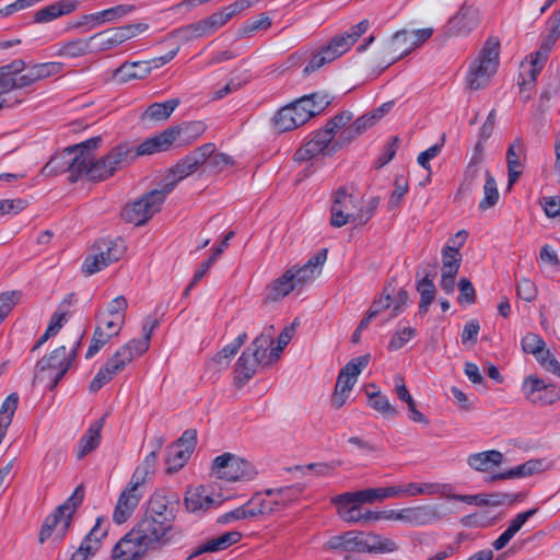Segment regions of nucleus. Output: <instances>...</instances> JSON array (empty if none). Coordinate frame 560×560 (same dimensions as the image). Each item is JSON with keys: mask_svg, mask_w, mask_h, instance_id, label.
I'll use <instances>...</instances> for the list:
<instances>
[{"mask_svg": "<svg viewBox=\"0 0 560 560\" xmlns=\"http://www.w3.org/2000/svg\"><path fill=\"white\" fill-rule=\"evenodd\" d=\"M302 491L303 488L300 485H291L258 492L245 504L221 515L220 522L230 523L238 520L269 516L296 502Z\"/></svg>", "mask_w": 560, "mask_h": 560, "instance_id": "1", "label": "nucleus"}, {"mask_svg": "<svg viewBox=\"0 0 560 560\" xmlns=\"http://www.w3.org/2000/svg\"><path fill=\"white\" fill-rule=\"evenodd\" d=\"M101 141V137H93L65 151L63 159L68 164L72 182L81 178L103 180L114 174L106 156L100 159L94 156L93 151L100 145Z\"/></svg>", "mask_w": 560, "mask_h": 560, "instance_id": "2", "label": "nucleus"}, {"mask_svg": "<svg viewBox=\"0 0 560 560\" xmlns=\"http://www.w3.org/2000/svg\"><path fill=\"white\" fill-rule=\"evenodd\" d=\"M326 259L327 250L323 249L311 257L303 266H293L287 269L266 288V300L277 302L291 292L300 293L319 276Z\"/></svg>", "mask_w": 560, "mask_h": 560, "instance_id": "3", "label": "nucleus"}, {"mask_svg": "<svg viewBox=\"0 0 560 560\" xmlns=\"http://www.w3.org/2000/svg\"><path fill=\"white\" fill-rule=\"evenodd\" d=\"M376 206L375 199L365 202L361 195L353 194L347 188H339L331 197L330 224L334 228H341L349 223L365 224L372 218Z\"/></svg>", "mask_w": 560, "mask_h": 560, "instance_id": "4", "label": "nucleus"}, {"mask_svg": "<svg viewBox=\"0 0 560 560\" xmlns=\"http://www.w3.org/2000/svg\"><path fill=\"white\" fill-rule=\"evenodd\" d=\"M331 101L332 97L326 92L304 95L277 112L273 117L275 126L282 132L293 130L320 114Z\"/></svg>", "mask_w": 560, "mask_h": 560, "instance_id": "5", "label": "nucleus"}, {"mask_svg": "<svg viewBox=\"0 0 560 560\" xmlns=\"http://www.w3.org/2000/svg\"><path fill=\"white\" fill-rule=\"evenodd\" d=\"M392 498H394L393 488L389 486L345 492L332 498L331 502L336 505L338 515L347 523L373 522L366 517L369 511L363 512L360 505Z\"/></svg>", "mask_w": 560, "mask_h": 560, "instance_id": "6", "label": "nucleus"}, {"mask_svg": "<svg viewBox=\"0 0 560 560\" xmlns=\"http://www.w3.org/2000/svg\"><path fill=\"white\" fill-rule=\"evenodd\" d=\"M444 516L440 504H419L401 509H384L368 512L366 517L373 522L385 520L399 522L408 527H423L439 522Z\"/></svg>", "mask_w": 560, "mask_h": 560, "instance_id": "7", "label": "nucleus"}, {"mask_svg": "<svg viewBox=\"0 0 560 560\" xmlns=\"http://www.w3.org/2000/svg\"><path fill=\"white\" fill-rule=\"evenodd\" d=\"M500 43L489 37L479 52L469 63L466 84L470 90H480L489 85L499 67Z\"/></svg>", "mask_w": 560, "mask_h": 560, "instance_id": "8", "label": "nucleus"}, {"mask_svg": "<svg viewBox=\"0 0 560 560\" xmlns=\"http://www.w3.org/2000/svg\"><path fill=\"white\" fill-rule=\"evenodd\" d=\"M272 345V327L264 329L242 352L235 364V382L243 385L257 372L259 365H269L267 349Z\"/></svg>", "mask_w": 560, "mask_h": 560, "instance_id": "9", "label": "nucleus"}, {"mask_svg": "<svg viewBox=\"0 0 560 560\" xmlns=\"http://www.w3.org/2000/svg\"><path fill=\"white\" fill-rule=\"evenodd\" d=\"M82 500L83 492L80 488H77L52 514L46 517L39 534V541L44 542L50 537H54L57 541L62 540L71 524L72 515L82 503Z\"/></svg>", "mask_w": 560, "mask_h": 560, "instance_id": "10", "label": "nucleus"}, {"mask_svg": "<svg viewBox=\"0 0 560 560\" xmlns=\"http://www.w3.org/2000/svg\"><path fill=\"white\" fill-rule=\"evenodd\" d=\"M126 250L121 238L100 240L94 243L90 254L82 264V271L86 276H92L110 264L119 260Z\"/></svg>", "mask_w": 560, "mask_h": 560, "instance_id": "11", "label": "nucleus"}, {"mask_svg": "<svg viewBox=\"0 0 560 560\" xmlns=\"http://www.w3.org/2000/svg\"><path fill=\"white\" fill-rule=\"evenodd\" d=\"M214 143H206L187 154L168 173L162 186L170 194L176 184L195 173L215 152Z\"/></svg>", "mask_w": 560, "mask_h": 560, "instance_id": "12", "label": "nucleus"}, {"mask_svg": "<svg viewBox=\"0 0 560 560\" xmlns=\"http://www.w3.org/2000/svg\"><path fill=\"white\" fill-rule=\"evenodd\" d=\"M143 495V476L139 470L132 474L128 485L118 495L113 511V522L117 525L126 523L132 516Z\"/></svg>", "mask_w": 560, "mask_h": 560, "instance_id": "13", "label": "nucleus"}, {"mask_svg": "<svg viewBox=\"0 0 560 560\" xmlns=\"http://www.w3.org/2000/svg\"><path fill=\"white\" fill-rule=\"evenodd\" d=\"M370 358V354L357 357L349 361L340 370L331 397L332 407L339 409L346 404L353 386L358 381V376L368 366Z\"/></svg>", "mask_w": 560, "mask_h": 560, "instance_id": "14", "label": "nucleus"}, {"mask_svg": "<svg viewBox=\"0 0 560 560\" xmlns=\"http://www.w3.org/2000/svg\"><path fill=\"white\" fill-rule=\"evenodd\" d=\"M166 192L163 188L154 189L145 194L131 205L124 207L121 217L126 222L135 225L144 224L155 212H158L165 200Z\"/></svg>", "mask_w": 560, "mask_h": 560, "instance_id": "15", "label": "nucleus"}, {"mask_svg": "<svg viewBox=\"0 0 560 560\" xmlns=\"http://www.w3.org/2000/svg\"><path fill=\"white\" fill-rule=\"evenodd\" d=\"M521 392L526 400L537 406H548L560 400V387L553 383H547L535 374L523 380Z\"/></svg>", "mask_w": 560, "mask_h": 560, "instance_id": "16", "label": "nucleus"}, {"mask_svg": "<svg viewBox=\"0 0 560 560\" xmlns=\"http://www.w3.org/2000/svg\"><path fill=\"white\" fill-rule=\"evenodd\" d=\"M212 472L219 479L236 481L242 479H252L255 475V469L249 462L230 453H225L215 457L212 465Z\"/></svg>", "mask_w": 560, "mask_h": 560, "instance_id": "17", "label": "nucleus"}, {"mask_svg": "<svg viewBox=\"0 0 560 560\" xmlns=\"http://www.w3.org/2000/svg\"><path fill=\"white\" fill-rule=\"evenodd\" d=\"M348 552H394L398 549L393 539L374 533L348 532Z\"/></svg>", "mask_w": 560, "mask_h": 560, "instance_id": "18", "label": "nucleus"}, {"mask_svg": "<svg viewBox=\"0 0 560 560\" xmlns=\"http://www.w3.org/2000/svg\"><path fill=\"white\" fill-rule=\"evenodd\" d=\"M174 525L144 514L132 528L133 535H139L150 548L165 545Z\"/></svg>", "mask_w": 560, "mask_h": 560, "instance_id": "19", "label": "nucleus"}, {"mask_svg": "<svg viewBox=\"0 0 560 560\" xmlns=\"http://www.w3.org/2000/svg\"><path fill=\"white\" fill-rule=\"evenodd\" d=\"M225 497L218 492L214 485L189 488L185 495V506L188 512L198 513L219 506Z\"/></svg>", "mask_w": 560, "mask_h": 560, "instance_id": "20", "label": "nucleus"}, {"mask_svg": "<svg viewBox=\"0 0 560 560\" xmlns=\"http://www.w3.org/2000/svg\"><path fill=\"white\" fill-rule=\"evenodd\" d=\"M96 327L85 353L86 359L93 358L112 338L117 337L124 326L125 320L118 319L115 316L108 317L106 315H96Z\"/></svg>", "mask_w": 560, "mask_h": 560, "instance_id": "21", "label": "nucleus"}, {"mask_svg": "<svg viewBox=\"0 0 560 560\" xmlns=\"http://www.w3.org/2000/svg\"><path fill=\"white\" fill-rule=\"evenodd\" d=\"M132 359L127 348H118L116 352L110 357L105 364L98 370L94 378L90 383V390L97 392L104 385H106L113 377L121 372Z\"/></svg>", "mask_w": 560, "mask_h": 560, "instance_id": "22", "label": "nucleus"}, {"mask_svg": "<svg viewBox=\"0 0 560 560\" xmlns=\"http://www.w3.org/2000/svg\"><path fill=\"white\" fill-rule=\"evenodd\" d=\"M332 136L324 129L317 130L311 135V138L295 152L296 161L304 162L312 160L320 154L330 155L336 151V145L331 144Z\"/></svg>", "mask_w": 560, "mask_h": 560, "instance_id": "23", "label": "nucleus"}, {"mask_svg": "<svg viewBox=\"0 0 560 560\" xmlns=\"http://www.w3.org/2000/svg\"><path fill=\"white\" fill-rule=\"evenodd\" d=\"M480 22V11L474 5L464 4L454 14L446 25L444 33L447 36H463L475 30Z\"/></svg>", "mask_w": 560, "mask_h": 560, "instance_id": "24", "label": "nucleus"}, {"mask_svg": "<svg viewBox=\"0 0 560 560\" xmlns=\"http://www.w3.org/2000/svg\"><path fill=\"white\" fill-rule=\"evenodd\" d=\"M195 445V431L186 430L178 441L168 447L166 458L167 470L174 472L180 469L192 454Z\"/></svg>", "mask_w": 560, "mask_h": 560, "instance_id": "25", "label": "nucleus"}, {"mask_svg": "<svg viewBox=\"0 0 560 560\" xmlns=\"http://www.w3.org/2000/svg\"><path fill=\"white\" fill-rule=\"evenodd\" d=\"M370 22L362 20L353 25L348 32L337 35L325 46L330 58L334 60L347 52L352 45L369 30Z\"/></svg>", "mask_w": 560, "mask_h": 560, "instance_id": "26", "label": "nucleus"}, {"mask_svg": "<svg viewBox=\"0 0 560 560\" xmlns=\"http://www.w3.org/2000/svg\"><path fill=\"white\" fill-rule=\"evenodd\" d=\"M150 547L142 541L139 535H133V529L127 533L115 545L112 552L113 560H139Z\"/></svg>", "mask_w": 560, "mask_h": 560, "instance_id": "27", "label": "nucleus"}, {"mask_svg": "<svg viewBox=\"0 0 560 560\" xmlns=\"http://www.w3.org/2000/svg\"><path fill=\"white\" fill-rule=\"evenodd\" d=\"M72 362V354L68 353L65 346L55 349L48 357L43 358L37 368L49 372V377L57 383L63 377Z\"/></svg>", "mask_w": 560, "mask_h": 560, "instance_id": "28", "label": "nucleus"}, {"mask_svg": "<svg viewBox=\"0 0 560 560\" xmlns=\"http://www.w3.org/2000/svg\"><path fill=\"white\" fill-rule=\"evenodd\" d=\"M420 495H441L466 504H480L485 500L480 494H456L450 483L420 482Z\"/></svg>", "mask_w": 560, "mask_h": 560, "instance_id": "29", "label": "nucleus"}, {"mask_svg": "<svg viewBox=\"0 0 560 560\" xmlns=\"http://www.w3.org/2000/svg\"><path fill=\"white\" fill-rule=\"evenodd\" d=\"M136 35L133 26L118 27L112 31L97 33L91 36L94 51L113 49Z\"/></svg>", "mask_w": 560, "mask_h": 560, "instance_id": "30", "label": "nucleus"}, {"mask_svg": "<svg viewBox=\"0 0 560 560\" xmlns=\"http://www.w3.org/2000/svg\"><path fill=\"white\" fill-rule=\"evenodd\" d=\"M176 129H166L163 132L145 139L135 151L136 156L151 155L167 150L177 139Z\"/></svg>", "mask_w": 560, "mask_h": 560, "instance_id": "31", "label": "nucleus"}, {"mask_svg": "<svg viewBox=\"0 0 560 560\" xmlns=\"http://www.w3.org/2000/svg\"><path fill=\"white\" fill-rule=\"evenodd\" d=\"M158 326H159L158 318H155L153 316L147 317L142 324L141 338L131 339L130 341H128L127 343L121 346L120 348H127V350L130 354V358L132 360L137 357L142 355L143 353H145L148 351V349L150 347L152 334Z\"/></svg>", "mask_w": 560, "mask_h": 560, "instance_id": "32", "label": "nucleus"}, {"mask_svg": "<svg viewBox=\"0 0 560 560\" xmlns=\"http://www.w3.org/2000/svg\"><path fill=\"white\" fill-rule=\"evenodd\" d=\"M234 15L230 11L229 7L222 11L212 14L210 18L202 20L198 23L191 24L187 27L191 36L202 37L211 34L215 30L228 23Z\"/></svg>", "mask_w": 560, "mask_h": 560, "instance_id": "33", "label": "nucleus"}, {"mask_svg": "<svg viewBox=\"0 0 560 560\" xmlns=\"http://www.w3.org/2000/svg\"><path fill=\"white\" fill-rule=\"evenodd\" d=\"M242 538V534L236 530L223 533L217 537H212L195 549L191 557H197L202 553L218 552L228 549L230 546L238 542Z\"/></svg>", "mask_w": 560, "mask_h": 560, "instance_id": "34", "label": "nucleus"}, {"mask_svg": "<svg viewBox=\"0 0 560 560\" xmlns=\"http://www.w3.org/2000/svg\"><path fill=\"white\" fill-rule=\"evenodd\" d=\"M415 49L409 33L406 30L395 33L384 47L392 62L405 57Z\"/></svg>", "mask_w": 560, "mask_h": 560, "instance_id": "35", "label": "nucleus"}, {"mask_svg": "<svg viewBox=\"0 0 560 560\" xmlns=\"http://www.w3.org/2000/svg\"><path fill=\"white\" fill-rule=\"evenodd\" d=\"M150 74V67L145 61L124 62L113 73L117 83H127L132 80H142Z\"/></svg>", "mask_w": 560, "mask_h": 560, "instance_id": "36", "label": "nucleus"}, {"mask_svg": "<svg viewBox=\"0 0 560 560\" xmlns=\"http://www.w3.org/2000/svg\"><path fill=\"white\" fill-rule=\"evenodd\" d=\"M78 7L77 1L62 0L50 3L38 11L34 15L37 23H47L62 15L73 12Z\"/></svg>", "mask_w": 560, "mask_h": 560, "instance_id": "37", "label": "nucleus"}, {"mask_svg": "<svg viewBox=\"0 0 560 560\" xmlns=\"http://www.w3.org/2000/svg\"><path fill=\"white\" fill-rule=\"evenodd\" d=\"M535 513V509L527 510L518 513L513 520H511L506 529L495 540H493V549L497 551L503 549Z\"/></svg>", "mask_w": 560, "mask_h": 560, "instance_id": "38", "label": "nucleus"}, {"mask_svg": "<svg viewBox=\"0 0 560 560\" xmlns=\"http://www.w3.org/2000/svg\"><path fill=\"white\" fill-rule=\"evenodd\" d=\"M524 144L521 138H516L508 148L506 162L509 171V186H513L523 173V164L520 156L523 154Z\"/></svg>", "mask_w": 560, "mask_h": 560, "instance_id": "39", "label": "nucleus"}, {"mask_svg": "<svg viewBox=\"0 0 560 560\" xmlns=\"http://www.w3.org/2000/svg\"><path fill=\"white\" fill-rule=\"evenodd\" d=\"M145 514L174 525V510L170 505L168 499L161 493H154L150 498Z\"/></svg>", "mask_w": 560, "mask_h": 560, "instance_id": "40", "label": "nucleus"}, {"mask_svg": "<svg viewBox=\"0 0 560 560\" xmlns=\"http://www.w3.org/2000/svg\"><path fill=\"white\" fill-rule=\"evenodd\" d=\"M468 465L477 471H489L503 463V454L495 450L475 453L468 456Z\"/></svg>", "mask_w": 560, "mask_h": 560, "instance_id": "41", "label": "nucleus"}, {"mask_svg": "<svg viewBox=\"0 0 560 560\" xmlns=\"http://www.w3.org/2000/svg\"><path fill=\"white\" fill-rule=\"evenodd\" d=\"M542 469V462L530 459L526 463L517 465L503 472L494 474L489 477V481L504 480V479H516L532 476Z\"/></svg>", "mask_w": 560, "mask_h": 560, "instance_id": "42", "label": "nucleus"}, {"mask_svg": "<svg viewBox=\"0 0 560 560\" xmlns=\"http://www.w3.org/2000/svg\"><path fill=\"white\" fill-rule=\"evenodd\" d=\"M102 428L103 420H97L89 427L78 445L79 458H83L100 445Z\"/></svg>", "mask_w": 560, "mask_h": 560, "instance_id": "43", "label": "nucleus"}, {"mask_svg": "<svg viewBox=\"0 0 560 560\" xmlns=\"http://www.w3.org/2000/svg\"><path fill=\"white\" fill-rule=\"evenodd\" d=\"M93 42L91 36L89 38H77L73 40H69L63 43L58 51V56L68 57V58H77L93 52Z\"/></svg>", "mask_w": 560, "mask_h": 560, "instance_id": "44", "label": "nucleus"}, {"mask_svg": "<svg viewBox=\"0 0 560 560\" xmlns=\"http://www.w3.org/2000/svg\"><path fill=\"white\" fill-rule=\"evenodd\" d=\"M247 340V334H240L232 342L228 343L219 351L211 360L219 369H225L229 366L231 359L237 353L240 348Z\"/></svg>", "mask_w": 560, "mask_h": 560, "instance_id": "45", "label": "nucleus"}, {"mask_svg": "<svg viewBox=\"0 0 560 560\" xmlns=\"http://www.w3.org/2000/svg\"><path fill=\"white\" fill-rule=\"evenodd\" d=\"M107 163L113 167V173L127 166L136 156L132 149L127 143H120L114 147L106 155Z\"/></svg>", "mask_w": 560, "mask_h": 560, "instance_id": "46", "label": "nucleus"}, {"mask_svg": "<svg viewBox=\"0 0 560 560\" xmlns=\"http://www.w3.org/2000/svg\"><path fill=\"white\" fill-rule=\"evenodd\" d=\"M19 404V396L15 393L10 394L2 402L0 408V444L7 434V430L12 422L13 416Z\"/></svg>", "mask_w": 560, "mask_h": 560, "instance_id": "47", "label": "nucleus"}, {"mask_svg": "<svg viewBox=\"0 0 560 560\" xmlns=\"http://www.w3.org/2000/svg\"><path fill=\"white\" fill-rule=\"evenodd\" d=\"M294 331L295 329L293 325L285 326L278 336L277 340L275 341L272 339V345L267 349V359L269 360L270 364L277 362L280 359L282 351L292 340Z\"/></svg>", "mask_w": 560, "mask_h": 560, "instance_id": "48", "label": "nucleus"}, {"mask_svg": "<svg viewBox=\"0 0 560 560\" xmlns=\"http://www.w3.org/2000/svg\"><path fill=\"white\" fill-rule=\"evenodd\" d=\"M376 122L371 113L364 114L345 128L340 133V138L345 141H351Z\"/></svg>", "mask_w": 560, "mask_h": 560, "instance_id": "49", "label": "nucleus"}, {"mask_svg": "<svg viewBox=\"0 0 560 560\" xmlns=\"http://www.w3.org/2000/svg\"><path fill=\"white\" fill-rule=\"evenodd\" d=\"M369 406L385 417L393 418L398 415V410L393 406L386 395L381 392L368 393Z\"/></svg>", "mask_w": 560, "mask_h": 560, "instance_id": "50", "label": "nucleus"}, {"mask_svg": "<svg viewBox=\"0 0 560 560\" xmlns=\"http://www.w3.org/2000/svg\"><path fill=\"white\" fill-rule=\"evenodd\" d=\"M179 105V100L171 98L162 103H154L145 110V116L153 120H165Z\"/></svg>", "mask_w": 560, "mask_h": 560, "instance_id": "51", "label": "nucleus"}, {"mask_svg": "<svg viewBox=\"0 0 560 560\" xmlns=\"http://www.w3.org/2000/svg\"><path fill=\"white\" fill-rule=\"evenodd\" d=\"M106 529L101 527V520L97 518L96 524L83 539L80 547L89 557L93 556L98 547L102 538L106 536Z\"/></svg>", "mask_w": 560, "mask_h": 560, "instance_id": "52", "label": "nucleus"}, {"mask_svg": "<svg viewBox=\"0 0 560 560\" xmlns=\"http://www.w3.org/2000/svg\"><path fill=\"white\" fill-rule=\"evenodd\" d=\"M499 190L495 179L489 172H486V182L483 185V198L479 202V210L486 211L494 207L499 200Z\"/></svg>", "mask_w": 560, "mask_h": 560, "instance_id": "53", "label": "nucleus"}, {"mask_svg": "<svg viewBox=\"0 0 560 560\" xmlns=\"http://www.w3.org/2000/svg\"><path fill=\"white\" fill-rule=\"evenodd\" d=\"M417 290L421 296L419 302V308L421 312L425 313L435 299V284L433 280L429 278V276H425L418 282Z\"/></svg>", "mask_w": 560, "mask_h": 560, "instance_id": "54", "label": "nucleus"}, {"mask_svg": "<svg viewBox=\"0 0 560 560\" xmlns=\"http://www.w3.org/2000/svg\"><path fill=\"white\" fill-rule=\"evenodd\" d=\"M416 329L411 326L398 327L388 342V350L397 351L401 349L416 336Z\"/></svg>", "mask_w": 560, "mask_h": 560, "instance_id": "55", "label": "nucleus"}, {"mask_svg": "<svg viewBox=\"0 0 560 560\" xmlns=\"http://www.w3.org/2000/svg\"><path fill=\"white\" fill-rule=\"evenodd\" d=\"M462 261V255L456 247H444L442 250V271L448 273H458Z\"/></svg>", "mask_w": 560, "mask_h": 560, "instance_id": "56", "label": "nucleus"}, {"mask_svg": "<svg viewBox=\"0 0 560 560\" xmlns=\"http://www.w3.org/2000/svg\"><path fill=\"white\" fill-rule=\"evenodd\" d=\"M545 62L546 59H542L541 57H538L535 54L532 55V60L530 63L528 65V69L524 70V72L521 74L522 81L520 82V84L522 86L533 85L538 74L541 72Z\"/></svg>", "mask_w": 560, "mask_h": 560, "instance_id": "57", "label": "nucleus"}, {"mask_svg": "<svg viewBox=\"0 0 560 560\" xmlns=\"http://www.w3.org/2000/svg\"><path fill=\"white\" fill-rule=\"evenodd\" d=\"M534 358L542 369L560 377V362L547 346L538 354H535Z\"/></svg>", "mask_w": 560, "mask_h": 560, "instance_id": "58", "label": "nucleus"}, {"mask_svg": "<svg viewBox=\"0 0 560 560\" xmlns=\"http://www.w3.org/2000/svg\"><path fill=\"white\" fill-rule=\"evenodd\" d=\"M133 10L135 5L132 4H118L116 7L102 10L100 11L101 22L103 24L116 22L131 13Z\"/></svg>", "mask_w": 560, "mask_h": 560, "instance_id": "59", "label": "nucleus"}, {"mask_svg": "<svg viewBox=\"0 0 560 560\" xmlns=\"http://www.w3.org/2000/svg\"><path fill=\"white\" fill-rule=\"evenodd\" d=\"M392 306V293L388 289H384L377 300H375L369 308L370 317H377L382 314H386L384 319L389 315Z\"/></svg>", "mask_w": 560, "mask_h": 560, "instance_id": "60", "label": "nucleus"}, {"mask_svg": "<svg viewBox=\"0 0 560 560\" xmlns=\"http://www.w3.org/2000/svg\"><path fill=\"white\" fill-rule=\"evenodd\" d=\"M127 306L128 303L125 296L118 295L106 305L105 310L100 311L97 314L106 315L108 317L115 316L118 319L125 320Z\"/></svg>", "mask_w": 560, "mask_h": 560, "instance_id": "61", "label": "nucleus"}, {"mask_svg": "<svg viewBox=\"0 0 560 560\" xmlns=\"http://www.w3.org/2000/svg\"><path fill=\"white\" fill-rule=\"evenodd\" d=\"M31 69L37 82L39 80H44L51 75L58 74L62 70V63L56 61L36 63L32 66Z\"/></svg>", "mask_w": 560, "mask_h": 560, "instance_id": "62", "label": "nucleus"}, {"mask_svg": "<svg viewBox=\"0 0 560 560\" xmlns=\"http://www.w3.org/2000/svg\"><path fill=\"white\" fill-rule=\"evenodd\" d=\"M546 346L545 340L535 332H527L522 339H521V348L522 350L527 353L532 354L533 357L535 354H538L539 351Z\"/></svg>", "mask_w": 560, "mask_h": 560, "instance_id": "63", "label": "nucleus"}, {"mask_svg": "<svg viewBox=\"0 0 560 560\" xmlns=\"http://www.w3.org/2000/svg\"><path fill=\"white\" fill-rule=\"evenodd\" d=\"M353 114L349 110H343L340 114L336 115L332 119H330L324 130L329 131L332 138L340 130V132L349 126V122L352 120Z\"/></svg>", "mask_w": 560, "mask_h": 560, "instance_id": "64", "label": "nucleus"}]
</instances>
